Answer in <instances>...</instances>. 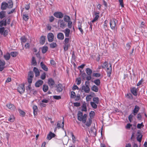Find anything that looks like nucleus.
Wrapping results in <instances>:
<instances>
[{"instance_id":"obj_21","label":"nucleus","mask_w":147,"mask_h":147,"mask_svg":"<svg viewBox=\"0 0 147 147\" xmlns=\"http://www.w3.org/2000/svg\"><path fill=\"white\" fill-rule=\"evenodd\" d=\"M99 14V12H94V15L95 16L94 18L93 19L92 21V22H94L98 19L99 17L98 15Z\"/></svg>"},{"instance_id":"obj_42","label":"nucleus","mask_w":147,"mask_h":147,"mask_svg":"<svg viewBox=\"0 0 147 147\" xmlns=\"http://www.w3.org/2000/svg\"><path fill=\"white\" fill-rule=\"evenodd\" d=\"M93 102H94V103H96L97 104H98L99 102V99L97 97H94L93 98Z\"/></svg>"},{"instance_id":"obj_36","label":"nucleus","mask_w":147,"mask_h":147,"mask_svg":"<svg viewBox=\"0 0 147 147\" xmlns=\"http://www.w3.org/2000/svg\"><path fill=\"white\" fill-rule=\"evenodd\" d=\"M10 54L12 57H15L18 55V53L16 51H13L11 52Z\"/></svg>"},{"instance_id":"obj_28","label":"nucleus","mask_w":147,"mask_h":147,"mask_svg":"<svg viewBox=\"0 0 147 147\" xmlns=\"http://www.w3.org/2000/svg\"><path fill=\"white\" fill-rule=\"evenodd\" d=\"M67 27L69 28H71L72 27L74 31H75V29L74 26H72V22L71 21L69 22H68Z\"/></svg>"},{"instance_id":"obj_27","label":"nucleus","mask_w":147,"mask_h":147,"mask_svg":"<svg viewBox=\"0 0 147 147\" xmlns=\"http://www.w3.org/2000/svg\"><path fill=\"white\" fill-rule=\"evenodd\" d=\"M33 71L35 73V75L36 77H37L39 76L40 72L37 68L35 67H34Z\"/></svg>"},{"instance_id":"obj_26","label":"nucleus","mask_w":147,"mask_h":147,"mask_svg":"<svg viewBox=\"0 0 147 147\" xmlns=\"http://www.w3.org/2000/svg\"><path fill=\"white\" fill-rule=\"evenodd\" d=\"M40 64L41 67L43 69L46 71H47L48 70V67L42 62L40 63Z\"/></svg>"},{"instance_id":"obj_46","label":"nucleus","mask_w":147,"mask_h":147,"mask_svg":"<svg viewBox=\"0 0 147 147\" xmlns=\"http://www.w3.org/2000/svg\"><path fill=\"white\" fill-rule=\"evenodd\" d=\"M92 123V120L91 119H89L87 121L86 124V125L88 127L90 126Z\"/></svg>"},{"instance_id":"obj_48","label":"nucleus","mask_w":147,"mask_h":147,"mask_svg":"<svg viewBox=\"0 0 147 147\" xmlns=\"http://www.w3.org/2000/svg\"><path fill=\"white\" fill-rule=\"evenodd\" d=\"M108 21L107 20H105L104 22V24L103 25V28L105 29V30H107V23Z\"/></svg>"},{"instance_id":"obj_8","label":"nucleus","mask_w":147,"mask_h":147,"mask_svg":"<svg viewBox=\"0 0 147 147\" xmlns=\"http://www.w3.org/2000/svg\"><path fill=\"white\" fill-rule=\"evenodd\" d=\"M54 36L53 34L51 32L49 33L47 35V38L49 42H51L53 40Z\"/></svg>"},{"instance_id":"obj_9","label":"nucleus","mask_w":147,"mask_h":147,"mask_svg":"<svg viewBox=\"0 0 147 147\" xmlns=\"http://www.w3.org/2000/svg\"><path fill=\"white\" fill-rule=\"evenodd\" d=\"M64 118L63 117V121L61 122V121H59L57 122V127L58 129L62 128L63 129L64 126Z\"/></svg>"},{"instance_id":"obj_14","label":"nucleus","mask_w":147,"mask_h":147,"mask_svg":"<svg viewBox=\"0 0 147 147\" xmlns=\"http://www.w3.org/2000/svg\"><path fill=\"white\" fill-rule=\"evenodd\" d=\"M54 80L51 78H49L48 80V84L51 88H53L55 85Z\"/></svg>"},{"instance_id":"obj_52","label":"nucleus","mask_w":147,"mask_h":147,"mask_svg":"<svg viewBox=\"0 0 147 147\" xmlns=\"http://www.w3.org/2000/svg\"><path fill=\"white\" fill-rule=\"evenodd\" d=\"M71 135V138L73 143H74L76 141V138L72 132L70 133Z\"/></svg>"},{"instance_id":"obj_18","label":"nucleus","mask_w":147,"mask_h":147,"mask_svg":"<svg viewBox=\"0 0 147 147\" xmlns=\"http://www.w3.org/2000/svg\"><path fill=\"white\" fill-rule=\"evenodd\" d=\"M55 136V135L54 134L50 132L47 135V138L48 140H50L52 138L54 137Z\"/></svg>"},{"instance_id":"obj_25","label":"nucleus","mask_w":147,"mask_h":147,"mask_svg":"<svg viewBox=\"0 0 147 147\" xmlns=\"http://www.w3.org/2000/svg\"><path fill=\"white\" fill-rule=\"evenodd\" d=\"M4 59L6 61L9 60L10 57V55L9 53H7L3 55Z\"/></svg>"},{"instance_id":"obj_19","label":"nucleus","mask_w":147,"mask_h":147,"mask_svg":"<svg viewBox=\"0 0 147 147\" xmlns=\"http://www.w3.org/2000/svg\"><path fill=\"white\" fill-rule=\"evenodd\" d=\"M7 24V20L6 18L3 19L0 21V26L2 27L3 26H6Z\"/></svg>"},{"instance_id":"obj_30","label":"nucleus","mask_w":147,"mask_h":147,"mask_svg":"<svg viewBox=\"0 0 147 147\" xmlns=\"http://www.w3.org/2000/svg\"><path fill=\"white\" fill-rule=\"evenodd\" d=\"M48 50V47L47 46H44L42 48V51L43 53H45Z\"/></svg>"},{"instance_id":"obj_31","label":"nucleus","mask_w":147,"mask_h":147,"mask_svg":"<svg viewBox=\"0 0 147 147\" xmlns=\"http://www.w3.org/2000/svg\"><path fill=\"white\" fill-rule=\"evenodd\" d=\"M142 135L141 134H139L137 137V139L139 142H141L142 141Z\"/></svg>"},{"instance_id":"obj_62","label":"nucleus","mask_w":147,"mask_h":147,"mask_svg":"<svg viewBox=\"0 0 147 147\" xmlns=\"http://www.w3.org/2000/svg\"><path fill=\"white\" fill-rule=\"evenodd\" d=\"M76 96V94L75 92L74 91H71V98H74Z\"/></svg>"},{"instance_id":"obj_41","label":"nucleus","mask_w":147,"mask_h":147,"mask_svg":"<svg viewBox=\"0 0 147 147\" xmlns=\"http://www.w3.org/2000/svg\"><path fill=\"white\" fill-rule=\"evenodd\" d=\"M8 7L9 8H11L13 6V3L11 1H9L7 3Z\"/></svg>"},{"instance_id":"obj_60","label":"nucleus","mask_w":147,"mask_h":147,"mask_svg":"<svg viewBox=\"0 0 147 147\" xmlns=\"http://www.w3.org/2000/svg\"><path fill=\"white\" fill-rule=\"evenodd\" d=\"M5 28L4 27L0 28V34L2 35L3 34Z\"/></svg>"},{"instance_id":"obj_57","label":"nucleus","mask_w":147,"mask_h":147,"mask_svg":"<svg viewBox=\"0 0 147 147\" xmlns=\"http://www.w3.org/2000/svg\"><path fill=\"white\" fill-rule=\"evenodd\" d=\"M131 45V43H129L126 44V49L127 50H128L130 49Z\"/></svg>"},{"instance_id":"obj_23","label":"nucleus","mask_w":147,"mask_h":147,"mask_svg":"<svg viewBox=\"0 0 147 147\" xmlns=\"http://www.w3.org/2000/svg\"><path fill=\"white\" fill-rule=\"evenodd\" d=\"M70 32V30L69 28H67L65 30L64 32L65 37H69Z\"/></svg>"},{"instance_id":"obj_11","label":"nucleus","mask_w":147,"mask_h":147,"mask_svg":"<svg viewBox=\"0 0 147 147\" xmlns=\"http://www.w3.org/2000/svg\"><path fill=\"white\" fill-rule=\"evenodd\" d=\"M56 90L58 92H62L63 89V86L62 84H59L56 86Z\"/></svg>"},{"instance_id":"obj_59","label":"nucleus","mask_w":147,"mask_h":147,"mask_svg":"<svg viewBox=\"0 0 147 147\" xmlns=\"http://www.w3.org/2000/svg\"><path fill=\"white\" fill-rule=\"evenodd\" d=\"M82 27L81 24H80V25H78V28L79 30L80 31L81 33L82 34H83V30L82 29Z\"/></svg>"},{"instance_id":"obj_58","label":"nucleus","mask_w":147,"mask_h":147,"mask_svg":"<svg viewBox=\"0 0 147 147\" xmlns=\"http://www.w3.org/2000/svg\"><path fill=\"white\" fill-rule=\"evenodd\" d=\"M53 98L56 100H59L61 99V97L60 96H53Z\"/></svg>"},{"instance_id":"obj_35","label":"nucleus","mask_w":147,"mask_h":147,"mask_svg":"<svg viewBox=\"0 0 147 147\" xmlns=\"http://www.w3.org/2000/svg\"><path fill=\"white\" fill-rule=\"evenodd\" d=\"M92 90L95 92H97L98 89V87L95 85L93 86L92 87Z\"/></svg>"},{"instance_id":"obj_61","label":"nucleus","mask_w":147,"mask_h":147,"mask_svg":"<svg viewBox=\"0 0 147 147\" xmlns=\"http://www.w3.org/2000/svg\"><path fill=\"white\" fill-rule=\"evenodd\" d=\"M46 78V74L45 73H43L41 76L40 78L42 80H44Z\"/></svg>"},{"instance_id":"obj_63","label":"nucleus","mask_w":147,"mask_h":147,"mask_svg":"<svg viewBox=\"0 0 147 147\" xmlns=\"http://www.w3.org/2000/svg\"><path fill=\"white\" fill-rule=\"evenodd\" d=\"M143 126V125L142 123H138L137 125V127L138 129H140Z\"/></svg>"},{"instance_id":"obj_1","label":"nucleus","mask_w":147,"mask_h":147,"mask_svg":"<svg viewBox=\"0 0 147 147\" xmlns=\"http://www.w3.org/2000/svg\"><path fill=\"white\" fill-rule=\"evenodd\" d=\"M108 63L107 61H105L104 62L102 65V68L105 69L107 68V70L106 72L107 73V76L109 77H110L111 74L112 72V65L110 64V66L109 67H108Z\"/></svg>"},{"instance_id":"obj_64","label":"nucleus","mask_w":147,"mask_h":147,"mask_svg":"<svg viewBox=\"0 0 147 147\" xmlns=\"http://www.w3.org/2000/svg\"><path fill=\"white\" fill-rule=\"evenodd\" d=\"M8 30H5L4 31L3 34L4 36H6L8 34Z\"/></svg>"},{"instance_id":"obj_10","label":"nucleus","mask_w":147,"mask_h":147,"mask_svg":"<svg viewBox=\"0 0 147 147\" xmlns=\"http://www.w3.org/2000/svg\"><path fill=\"white\" fill-rule=\"evenodd\" d=\"M53 15L56 17L58 18H62L63 16V14L60 12H56Z\"/></svg>"},{"instance_id":"obj_55","label":"nucleus","mask_w":147,"mask_h":147,"mask_svg":"<svg viewBox=\"0 0 147 147\" xmlns=\"http://www.w3.org/2000/svg\"><path fill=\"white\" fill-rule=\"evenodd\" d=\"M95 113L94 111H91L89 113V115L91 118H92L95 115Z\"/></svg>"},{"instance_id":"obj_44","label":"nucleus","mask_w":147,"mask_h":147,"mask_svg":"<svg viewBox=\"0 0 147 147\" xmlns=\"http://www.w3.org/2000/svg\"><path fill=\"white\" fill-rule=\"evenodd\" d=\"M49 88L48 86L47 85H44L43 86V91L46 92L47 91Z\"/></svg>"},{"instance_id":"obj_6","label":"nucleus","mask_w":147,"mask_h":147,"mask_svg":"<svg viewBox=\"0 0 147 147\" xmlns=\"http://www.w3.org/2000/svg\"><path fill=\"white\" fill-rule=\"evenodd\" d=\"M34 76L33 72L31 71H30L28 76V82L29 84L32 83Z\"/></svg>"},{"instance_id":"obj_29","label":"nucleus","mask_w":147,"mask_h":147,"mask_svg":"<svg viewBox=\"0 0 147 147\" xmlns=\"http://www.w3.org/2000/svg\"><path fill=\"white\" fill-rule=\"evenodd\" d=\"M63 19L64 21L67 22L71 21L70 17L67 15H65L64 16Z\"/></svg>"},{"instance_id":"obj_34","label":"nucleus","mask_w":147,"mask_h":147,"mask_svg":"<svg viewBox=\"0 0 147 147\" xmlns=\"http://www.w3.org/2000/svg\"><path fill=\"white\" fill-rule=\"evenodd\" d=\"M81 110L82 111L86 112L87 111V108L85 104H83L82 105Z\"/></svg>"},{"instance_id":"obj_53","label":"nucleus","mask_w":147,"mask_h":147,"mask_svg":"<svg viewBox=\"0 0 147 147\" xmlns=\"http://www.w3.org/2000/svg\"><path fill=\"white\" fill-rule=\"evenodd\" d=\"M126 96L127 97L130 99H132L133 98V97L132 94L130 93L127 94L126 95Z\"/></svg>"},{"instance_id":"obj_45","label":"nucleus","mask_w":147,"mask_h":147,"mask_svg":"<svg viewBox=\"0 0 147 147\" xmlns=\"http://www.w3.org/2000/svg\"><path fill=\"white\" fill-rule=\"evenodd\" d=\"M33 110L34 114L37 113L38 111V107L36 105H34L33 107Z\"/></svg>"},{"instance_id":"obj_38","label":"nucleus","mask_w":147,"mask_h":147,"mask_svg":"<svg viewBox=\"0 0 147 147\" xmlns=\"http://www.w3.org/2000/svg\"><path fill=\"white\" fill-rule=\"evenodd\" d=\"M90 105L94 109H96L97 108V104L94 103L93 102H90Z\"/></svg>"},{"instance_id":"obj_7","label":"nucleus","mask_w":147,"mask_h":147,"mask_svg":"<svg viewBox=\"0 0 147 147\" xmlns=\"http://www.w3.org/2000/svg\"><path fill=\"white\" fill-rule=\"evenodd\" d=\"M5 62L3 60L0 59V71H2L5 68Z\"/></svg>"},{"instance_id":"obj_2","label":"nucleus","mask_w":147,"mask_h":147,"mask_svg":"<svg viewBox=\"0 0 147 147\" xmlns=\"http://www.w3.org/2000/svg\"><path fill=\"white\" fill-rule=\"evenodd\" d=\"M78 119L80 121H82L83 123H85L86 122L87 115L84 114L83 115V113L81 111H79L77 114Z\"/></svg>"},{"instance_id":"obj_5","label":"nucleus","mask_w":147,"mask_h":147,"mask_svg":"<svg viewBox=\"0 0 147 147\" xmlns=\"http://www.w3.org/2000/svg\"><path fill=\"white\" fill-rule=\"evenodd\" d=\"M17 90L21 94L24 93L25 91L24 85L23 84H20Z\"/></svg>"},{"instance_id":"obj_16","label":"nucleus","mask_w":147,"mask_h":147,"mask_svg":"<svg viewBox=\"0 0 147 147\" xmlns=\"http://www.w3.org/2000/svg\"><path fill=\"white\" fill-rule=\"evenodd\" d=\"M131 92L134 96H136L137 95V89L135 87H133L130 90Z\"/></svg>"},{"instance_id":"obj_22","label":"nucleus","mask_w":147,"mask_h":147,"mask_svg":"<svg viewBox=\"0 0 147 147\" xmlns=\"http://www.w3.org/2000/svg\"><path fill=\"white\" fill-rule=\"evenodd\" d=\"M43 83V81L41 80H39L36 82L35 84L36 87H38L42 85Z\"/></svg>"},{"instance_id":"obj_4","label":"nucleus","mask_w":147,"mask_h":147,"mask_svg":"<svg viewBox=\"0 0 147 147\" xmlns=\"http://www.w3.org/2000/svg\"><path fill=\"white\" fill-rule=\"evenodd\" d=\"M116 20L115 18H113L110 20V26L112 30H115L116 26Z\"/></svg>"},{"instance_id":"obj_24","label":"nucleus","mask_w":147,"mask_h":147,"mask_svg":"<svg viewBox=\"0 0 147 147\" xmlns=\"http://www.w3.org/2000/svg\"><path fill=\"white\" fill-rule=\"evenodd\" d=\"M57 38L59 40H63L64 38L63 34L61 32L58 33L57 35Z\"/></svg>"},{"instance_id":"obj_13","label":"nucleus","mask_w":147,"mask_h":147,"mask_svg":"<svg viewBox=\"0 0 147 147\" xmlns=\"http://www.w3.org/2000/svg\"><path fill=\"white\" fill-rule=\"evenodd\" d=\"M82 90L86 93H88L90 91L89 86L84 85L82 86Z\"/></svg>"},{"instance_id":"obj_49","label":"nucleus","mask_w":147,"mask_h":147,"mask_svg":"<svg viewBox=\"0 0 147 147\" xmlns=\"http://www.w3.org/2000/svg\"><path fill=\"white\" fill-rule=\"evenodd\" d=\"M57 44L56 43L53 42L50 44V47L51 48H54L56 47Z\"/></svg>"},{"instance_id":"obj_43","label":"nucleus","mask_w":147,"mask_h":147,"mask_svg":"<svg viewBox=\"0 0 147 147\" xmlns=\"http://www.w3.org/2000/svg\"><path fill=\"white\" fill-rule=\"evenodd\" d=\"M31 63L34 66H35L36 65V62L35 58L33 57H32Z\"/></svg>"},{"instance_id":"obj_39","label":"nucleus","mask_w":147,"mask_h":147,"mask_svg":"<svg viewBox=\"0 0 147 147\" xmlns=\"http://www.w3.org/2000/svg\"><path fill=\"white\" fill-rule=\"evenodd\" d=\"M15 120V117L13 115H10L8 119L9 121L10 122H13Z\"/></svg>"},{"instance_id":"obj_17","label":"nucleus","mask_w":147,"mask_h":147,"mask_svg":"<svg viewBox=\"0 0 147 147\" xmlns=\"http://www.w3.org/2000/svg\"><path fill=\"white\" fill-rule=\"evenodd\" d=\"M140 109L139 107L137 105H136L135 107V108L133 110L132 112L134 115H136L138 113Z\"/></svg>"},{"instance_id":"obj_12","label":"nucleus","mask_w":147,"mask_h":147,"mask_svg":"<svg viewBox=\"0 0 147 147\" xmlns=\"http://www.w3.org/2000/svg\"><path fill=\"white\" fill-rule=\"evenodd\" d=\"M58 24V26L62 28H64L65 26L66 25L65 22L63 20H59Z\"/></svg>"},{"instance_id":"obj_51","label":"nucleus","mask_w":147,"mask_h":147,"mask_svg":"<svg viewBox=\"0 0 147 147\" xmlns=\"http://www.w3.org/2000/svg\"><path fill=\"white\" fill-rule=\"evenodd\" d=\"M94 82L97 86L99 85L100 83V80L99 79L94 80Z\"/></svg>"},{"instance_id":"obj_33","label":"nucleus","mask_w":147,"mask_h":147,"mask_svg":"<svg viewBox=\"0 0 147 147\" xmlns=\"http://www.w3.org/2000/svg\"><path fill=\"white\" fill-rule=\"evenodd\" d=\"M86 72L88 75H91L92 70L89 68H87L86 69Z\"/></svg>"},{"instance_id":"obj_20","label":"nucleus","mask_w":147,"mask_h":147,"mask_svg":"<svg viewBox=\"0 0 147 147\" xmlns=\"http://www.w3.org/2000/svg\"><path fill=\"white\" fill-rule=\"evenodd\" d=\"M8 4L5 2H3L1 5V9L2 10H4L6 9L8 7Z\"/></svg>"},{"instance_id":"obj_15","label":"nucleus","mask_w":147,"mask_h":147,"mask_svg":"<svg viewBox=\"0 0 147 147\" xmlns=\"http://www.w3.org/2000/svg\"><path fill=\"white\" fill-rule=\"evenodd\" d=\"M6 106L9 109L12 111H14L16 109V107L15 106L11 104H7L6 105Z\"/></svg>"},{"instance_id":"obj_47","label":"nucleus","mask_w":147,"mask_h":147,"mask_svg":"<svg viewBox=\"0 0 147 147\" xmlns=\"http://www.w3.org/2000/svg\"><path fill=\"white\" fill-rule=\"evenodd\" d=\"M92 98V96L91 95H87L86 97V100L87 101H90Z\"/></svg>"},{"instance_id":"obj_3","label":"nucleus","mask_w":147,"mask_h":147,"mask_svg":"<svg viewBox=\"0 0 147 147\" xmlns=\"http://www.w3.org/2000/svg\"><path fill=\"white\" fill-rule=\"evenodd\" d=\"M70 41L69 38H65L64 41V45L63 47L65 51H67L68 47L70 46V45L69 42Z\"/></svg>"},{"instance_id":"obj_32","label":"nucleus","mask_w":147,"mask_h":147,"mask_svg":"<svg viewBox=\"0 0 147 147\" xmlns=\"http://www.w3.org/2000/svg\"><path fill=\"white\" fill-rule=\"evenodd\" d=\"M45 36H42L40 38V42L42 44H43L45 42Z\"/></svg>"},{"instance_id":"obj_50","label":"nucleus","mask_w":147,"mask_h":147,"mask_svg":"<svg viewBox=\"0 0 147 147\" xmlns=\"http://www.w3.org/2000/svg\"><path fill=\"white\" fill-rule=\"evenodd\" d=\"M20 40L22 44L23 43H25L26 41V39L24 36H22L20 38Z\"/></svg>"},{"instance_id":"obj_40","label":"nucleus","mask_w":147,"mask_h":147,"mask_svg":"<svg viewBox=\"0 0 147 147\" xmlns=\"http://www.w3.org/2000/svg\"><path fill=\"white\" fill-rule=\"evenodd\" d=\"M5 16V12L4 11H2L0 12V18L1 19L3 18Z\"/></svg>"},{"instance_id":"obj_54","label":"nucleus","mask_w":147,"mask_h":147,"mask_svg":"<svg viewBox=\"0 0 147 147\" xmlns=\"http://www.w3.org/2000/svg\"><path fill=\"white\" fill-rule=\"evenodd\" d=\"M76 84L78 85H80L81 83V79L80 78H77L76 80Z\"/></svg>"},{"instance_id":"obj_56","label":"nucleus","mask_w":147,"mask_h":147,"mask_svg":"<svg viewBox=\"0 0 147 147\" xmlns=\"http://www.w3.org/2000/svg\"><path fill=\"white\" fill-rule=\"evenodd\" d=\"M134 116L131 114H130L128 117V119L130 122H131L133 120V118L134 117Z\"/></svg>"},{"instance_id":"obj_37","label":"nucleus","mask_w":147,"mask_h":147,"mask_svg":"<svg viewBox=\"0 0 147 147\" xmlns=\"http://www.w3.org/2000/svg\"><path fill=\"white\" fill-rule=\"evenodd\" d=\"M23 19L25 21H27L29 19V16L28 15L26 14H24L23 15Z\"/></svg>"}]
</instances>
